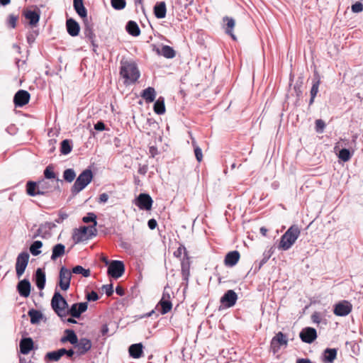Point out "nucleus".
<instances>
[{
    "label": "nucleus",
    "instance_id": "obj_1",
    "mask_svg": "<svg viewBox=\"0 0 363 363\" xmlns=\"http://www.w3.org/2000/svg\"><path fill=\"white\" fill-rule=\"evenodd\" d=\"M120 74L124 79L125 85L135 84L140 76L136 63L133 60H127L121 61Z\"/></svg>",
    "mask_w": 363,
    "mask_h": 363
},
{
    "label": "nucleus",
    "instance_id": "obj_2",
    "mask_svg": "<svg viewBox=\"0 0 363 363\" xmlns=\"http://www.w3.org/2000/svg\"><path fill=\"white\" fill-rule=\"evenodd\" d=\"M73 7L79 17L83 18L84 23V33L89 40L95 39L96 35L93 30V26L88 22L87 10L84 6L83 0H73Z\"/></svg>",
    "mask_w": 363,
    "mask_h": 363
},
{
    "label": "nucleus",
    "instance_id": "obj_3",
    "mask_svg": "<svg viewBox=\"0 0 363 363\" xmlns=\"http://www.w3.org/2000/svg\"><path fill=\"white\" fill-rule=\"evenodd\" d=\"M301 233L297 225H291L281 237L278 248L281 250H288L295 243Z\"/></svg>",
    "mask_w": 363,
    "mask_h": 363
},
{
    "label": "nucleus",
    "instance_id": "obj_4",
    "mask_svg": "<svg viewBox=\"0 0 363 363\" xmlns=\"http://www.w3.org/2000/svg\"><path fill=\"white\" fill-rule=\"evenodd\" d=\"M93 173L91 169H86L76 179L71 188V192L73 196L77 195L82 191L92 180Z\"/></svg>",
    "mask_w": 363,
    "mask_h": 363
},
{
    "label": "nucleus",
    "instance_id": "obj_5",
    "mask_svg": "<svg viewBox=\"0 0 363 363\" xmlns=\"http://www.w3.org/2000/svg\"><path fill=\"white\" fill-rule=\"evenodd\" d=\"M68 306L69 305L66 299L62 296L60 291L55 290L51 299V307L55 313L62 318L66 316Z\"/></svg>",
    "mask_w": 363,
    "mask_h": 363
},
{
    "label": "nucleus",
    "instance_id": "obj_6",
    "mask_svg": "<svg viewBox=\"0 0 363 363\" xmlns=\"http://www.w3.org/2000/svg\"><path fill=\"white\" fill-rule=\"evenodd\" d=\"M125 272V264L120 260H112L108 267V274L114 279L120 278Z\"/></svg>",
    "mask_w": 363,
    "mask_h": 363
},
{
    "label": "nucleus",
    "instance_id": "obj_7",
    "mask_svg": "<svg viewBox=\"0 0 363 363\" xmlns=\"http://www.w3.org/2000/svg\"><path fill=\"white\" fill-rule=\"evenodd\" d=\"M288 345V337L286 335L282 332L277 333L274 337H272L270 342V348L274 354L279 352L281 346H286Z\"/></svg>",
    "mask_w": 363,
    "mask_h": 363
},
{
    "label": "nucleus",
    "instance_id": "obj_8",
    "mask_svg": "<svg viewBox=\"0 0 363 363\" xmlns=\"http://www.w3.org/2000/svg\"><path fill=\"white\" fill-rule=\"evenodd\" d=\"M153 200L151 196L146 193H140L134 200V203L143 211H150L152 208Z\"/></svg>",
    "mask_w": 363,
    "mask_h": 363
},
{
    "label": "nucleus",
    "instance_id": "obj_9",
    "mask_svg": "<svg viewBox=\"0 0 363 363\" xmlns=\"http://www.w3.org/2000/svg\"><path fill=\"white\" fill-rule=\"evenodd\" d=\"M29 254L27 252H21L16 262V272L18 278H20L24 273L29 260Z\"/></svg>",
    "mask_w": 363,
    "mask_h": 363
},
{
    "label": "nucleus",
    "instance_id": "obj_10",
    "mask_svg": "<svg viewBox=\"0 0 363 363\" xmlns=\"http://www.w3.org/2000/svg\"><path fill=\"white\" fill-rule=\"evenodd\" d=\"M72 272L62 266L59 273V286L63 291H67L70 286Z\"/></svg>",
    "mask_w": 363,
    "mask_h": 363
},
{
    "label": "nucleus",
    "instance_id": "obj_11",
    "mask_svg": "<svg viewBox=\"0 0 363 363\" xmlns=\"http://www.w3.org/2000/svg\"><path fill=\"white\" fill-rule=\"evenodd\" d=\"M87 302L74 303L67 310L66 316L67 315H70L73 318H80L81 315L87 310Z\"/></svg>",
    "mask_w": 363,
    "mask_h": 363
},
{
    "label": "nucleus",
    "instance_id": "obj_12",
    "mask_svg": "<svg viewBox=\"0 0 363 363\" xmlns=\"http://www.w3.org/2000/svg\"><path fill=\"white\" fill-rule=\"evenodd\" d=\"M91 341L86 337L78 339L77 343H75L74 347L76 350L77 356H82L89 352L91 348Z\"/></svg>",
    "mask_w": 363,
    "mask_h": 363
},
{
    "label": "nucleus",
    "instance_id": "obj_13",
    "mask_svg": "<svg viewBox=\"0 0 363 363\" xmlns=\"http://www.w3.org/2000/svg\"><path fill=\"white\" fill-rule=\"evenodd\" d=\"M317 331L314 328L306 327L301 330L299 337L302 342L311 344L317 338Z\"/></svg>",
    "mask_w": 363,
    "mask_h": 363
},
{
    "label": "nucleus",
    "instance_id": "obj_14",
    "mask_svg": "<svg viewBox=\"0 0 363 363\" xmlns=\"http://www.w3.org/2000/svg\"><path fill=\"white\" fill-rule=\"evenodd\" d=\"M52 183H53V181L50 182L45 179L38 180L40 196H48L54 190L60 189L58 184L55 185Z\"/></svg>",
    "mask_w": 363,
    "mask_h": 363
},
{
    "label": "nucleus",
    "instance_id": "obj_15",
    "mask_svg": "<svg viewBox=\"0 0 363 363\" xmlns=\"http://www.w3.org/2000/svg\"><path fill=\"white\" fill-rule=\"evenodd\" d=\"M352 306L347 301H342L335 304L333 312L337 316H345L352 311Z\"/></svg>",
    "mask_w": 363,
    "mask_h": 363
},
{
    "label": "nucleus",
    "instance_id": "obj_16",
    "mask_svg": "<svg viewBox=\"0 0 363 363\" xmlns=\"http://www.w3.org/2000/svg\"><path fill=\"white\" fill-rule=\"evenodd\" d=\"M30 94L26 90H18L13 96V103L16 107H22L27 104L30 100Z\"/></svg>",
    "mask_w": 363,
    "mask_h": 363
},
{
    "label": "nucleus",
    "instance_id": "obj_17",
    "mask_svg": "<svg viewBox=\"0 0 363 363\" xmlns=\"http://www.w3.org/2000/svg\"><path fill=\"white\" fill-rule=\"evenodd\" d=\"M238 300V295L233 290H228L220 298V303L225 308L233 307Z\"/></svg>",
    "mask_w": 363,
    "mask_h": 363
},
{
    "label": "nucleus",
    "instance_id": "obj_18",
    "mask_svg": "<svg viewBox=\"0 0 363 363\" xmlns=\"http://www.w3.org/2000/svg\"><path fill=\"white\" fill-rule=\"evenodd\" d=\"M16 289L19 295L22 297L27 298L30 296L31 284L28 279H23L18 281Z\"/></svg>",
    "mask_w": 363,
    "mask_h": 363
},
{
    "label": "nucleus",
    "instance_id": "obj_19",
    "mask_svg": "<svg viewBox=\"0 0 363 363\" xmlns=\"http://www.w3.org/2000/svg\"><path fill=\"white\" fill-rule=\"evenodd\" d=\"M190 257L188 256L183 257L181 262L182 275L183 281H186V287L188 286L189 278L190 276Z\"/></svg>",
    "mask_w": 363,
    "mask_h": 363
},
{
    "label": "nucleus",
    "instance_id": "obj_20",
    "mask_svg": "<svg viewBox=\"0 0 363 363\" xmlns=\"http://www.w3.org/2000/svg\"><path fill=\"white\" fill-rule=\"evenodd\" d=\"M33 279L36 286L40 290H43L45 288L46 282V276L44 269L38 268L35 272Z\"/></svg>",
    "mask_w": 363,
    "mask_h": 363
},
{
    "label": "nucleus",
    "instance_id": "obj_21",
    "mask_svg": "<svg viewBox=\"0 0 363 363\" xmlns=\"http://www.w3.org/2000/svg\"><path fill=\"white\" fill-rule=\"evenodd\" d=\"M240 257V255L238 251H230L226 254L224 259V264L226 267H233L238 262Z\"/></svg>",
    "mask_w": 363,
    "mask_h": 363
},
{
    "label": "nucleus",
    "instance_id": "obj_22",
    "mask_svg": "<svg viewBox=\"0 0 363 363\" xmlns=\"http://www.w3.org/2000/svg\"><path fill=\"white\" fill-rule=\"evenodd\" d=\"M66 28L68 34L72 37L78 35L80 30L79 24L72 18H69L67 20Z\"/></svg>",
    "mask_w": 363,
    "mask_h": 363
},
{
    "label": "nucleus",
    "instance_id": "obj_23",
    "mask_svg": "<svg viewBox=\"0 0 363 363\" xmlns=\"http://www.w3.org/2000/svg\"><path fill=\"white\" fill-rule=\"evenodd\" d=\"M26 192L30 196H40L38 181L29 180L26 184Z\"/></svg>",
    "mask_w": 363,
    "mask_h": 363
},
{
    "label": "nucleus",
    "instance_id": "obj_24",
    "mask_svg": "<svg viewBox=\"0 0 363 363\" xmlns=\"http://www.w3.org/2000/svg\"><path fill=\"white\" fill-rule=\"evenodd\" d=\"M153 50L155 51L157 55H162L167 59H172L176 55L175 50L169 45H162L161 49L155 47Z\"/></svg>",
    "mask_w": 363,
    "mask_h": 363
},
{
    "label": "nucleus",
    "instance_id": "obj_25",
    "mask_svg": "<svg viewBox=\"0 0 363 363\" xmlns=\"http://www.w3.org/2000/svg\"><path fill=\"white\" fill-rule=\"evenodd\" d=\"M44 178L46 180L55 181L56 184L59 182L62 183V180L60 179L55 172V167L52 164L48 165L43 171Z\"/></svg>",
    "mask_w": 363,
    "mask_h": 363
},
{
    "label": "nucleus",
    "instance_id": "obj_26",
    "mask_svg": "<svg viewBox=\"0 0 363 363\" xmlns=\"http://www.w3.org/2000/svg\"><path fill=\"white\" fill-rule=\"evenodd\" d=\"M89 228L82 226L79 228H76L73 233L72 238L75 243H79L87 239L86 234L88 233Z\"/></svg>",
    "mask_w": 363,
    "mask_h": 363
},
{
    "label": "nucleus",
    "instance_id": "obj_27",
    "mask_svg": "<svg viewBox=\"0 0 363 363\" xmlns=\"http://www.w3.org/2000/svg\"><path fill=\"white\" fill-rule=\"evenodd\" d=\"M20 351L23 354H28L33 348V341L30 337L22 338L19 343Z\"/></svg>",
    "mask_w": 363,
    "mask_h": 363
},
{
    "label": "nucleus",
    "instance_id": "obj_28",
    "mask_svg": "<svg viewBox=\"0 0 363 363\" xmlns=\"http://www.w3.org/2000/svg\"><path fill=\"white\" fill-rule=\"evenodd\" d=\"M24 17L29 21L30 26H35L40 20V13L38 11L32 10H26L23 12Z\"/></svg>",
    "mask_w": 363,
    "mask_h": 363
},
{
    "label": "nucleus",
    "instance_id": "obj_29",
    "mask_svg": "<svg viewBox=\"0 0 363 363\" xmlns=\"http://www.w3.org/2000/svg\"><path fill=\"white\" fill-rule=\"evenodd\" d=\"M153 12L157 18H165L167 13V7L165 2H157L154 6Z\"/></svg>",
    "mask_w": 363,
    "mask_h": 363
},
{
    "label": "nucleus",
    "instance_id": "obj_30",
    "mask_svg": "<svg viewBox=\"0 0 363 363\" xmlns=\"http://www.w3.org/2000/svg\"><path fill=\"white\" fill-rule=\"evenodd\" d=\"M337 349L336 348H326L323 352V363H333L336 359Z\"/></svg>",
    "mask_w": 363,
    "mask_h": 363
},
{
    "label": "nucleus",
    "instance_id": "obj_31",
    "mask_svg": "<svg viewBox=\"0 0 363 363\" xmlns=\"http://www.w3.org/2000/svg\"><path fill=\"white\" fill-rule=\"evenodd\" d=\"M223 21L224 23H226L225 25L224 26L225 33L230 35L233 40H235L236 38L233 33V30L235 25V20L231 17L225 16L223 18Z\"/></svg>",
    "mask_w": 363,
    "mask_h": 363
},
{
    "label": "nucleus",
    "instance_id": "obj_32",
    "mask_svg": "<svg viewBox=\"0 0 363 363\" xmlns=\"http://www.w3.org/2000/svg\"><path fill=\"white\" fill-rule=\"evenodd\" d=\"M140 96L147 103H152L155 100L156 91L153 87L149 86L143 90Z\"/></svg>",
    "mask_w": 363,
    "mask_h": 363
},
{
    "label": "nucleus",
    "instance_id": "obj_33",
    "mask_svg": "<svg viewBox=\"0 0 363 363\" xmlns=\"http://www.w3.org/2000/svg\"><path fill=\"white\" fill-rule=\"evenodd\" d=\"M143 346L142 343L131 345L128 349L130 356L135 359L140 358L143 354Z\"/></svg>",
    "mask_w": 363,
    "mask_h": 363
},
{
    "label": "nucleus",
    "instance_id": "obj_34",
    "mask_svg": "<svg viewBox=\"0 0 363 363\" xmlns=\"http://www.w3.org/2000/svg\"><path fill=\"white\" fill-rule=\"evenodd\" d=\"M65 352H66L65 348H61L57 350L49 352L45 354V359L50 361L57 362L63 355H65Z\"/></svg>",
    "mask_w": 363,
    "mask_h": 363
},
{
    "label": "nucleus",
    "instance_id": "obj_35",
    "mask_svg": "<svg viewBox=\"0 0 363 363\" xmlns=\"http://www.w3.org/2000/svg\"><path fill=\"white\" fill-rule=\"evenodd\" d=\"M65 252V246L62 243L56 244L52 247L51 259L55 261L62 257Z\"/></svg>",
    "mask_w": 363,
    "mask_h": 363
},
{
    "label": "nucleus",
    "instance_id": "obj_36",
    "mask_svg": "<svg viewBox=\"0 0 363 363\" xmlns=\"http://www.w3.org/2000/svg\"><path fill=\"white\" fill-rule=\"evenodd\" d=\"M126 31L132 36L137 37L140 34V29L136 22L129 21L125 26Z\"/></svg>",
    "mask_w": 363,
    "mask_h": 363
},
{
    "label": "nucleus",
    "instance_id": "obj_37",
    "mask_svg": "<svg viewBox=\"0 0 363 363\" xmlns=\"http://www.w3.org/2000/svg\"><path fill=\"white\" fill-rule=\"evenodd\" d=\"M51 235V232H49L44 223H42L39 225V228L33 235V238L40 237L43 239H48L50 238Z\"/></svg>",
    "mask_w": 363,
    "mask_h": 363
},
{
    "label": "nucleus",
    "instance_id": "obj_38",
    "mask_svg": "<svg viewBox=\"0 0 363 363\" xmlns=\"http://www.w3.org/2000/svg\"><path fill=\"white\" fill-rule=\"evenodd\" d=\"M172 308V303L171 301L160 300L157 303V308L160 311L161 314L164 315L171 311Z\"/></svg>",
    "mask_w": 363,
    "mask_h": 363
},
{
    "label": "nucleus",
    "instance_id": "obj_39",
    "mask_svg": "<svg viewBox=\"0 0 363 363\" xmlns=\"http://www.w3.org/2000/svg\"><path fill=\"white\" fill-rule=\"evenodd\" d=\"M320 84V77L317 72H315L313 78L312 79V87L311 89L310 94L313 96H316L318 92L319 85Z\"/></svg>",
    "mask_w": 363,
    "mask_h": 363
},
{
    "label": "nucleus",
    "instance_id": "obj_40",
    "mask_svg": "<svg viewBox=\"0 0 363 363\" xmlns=\"http://www.w3.org/2000/svg\"><path fill=\"white\" fill-rule=\"evenodd\" d=\"M153 109L154 111L158 115H162L165 113L164 99L162 96H160L155 101Z\"/></svg>",
    "mask_w": 363,
    "mask_h": 363
},
{
    "label": "nucleus",
    "instance_id": "obj_41",
    "mask_svg": "<svg viewBox=\"0 0 363 363\" xmlns=\"http://www.w3.org/2000/svg\"><path fill=\"white\" fill-rule=\"evenodd\" d=\"M28 315L30 318V323L32 324L39 323L41 319L43 318L42 312L33 308L28 311Z\"/></svg>",
    "mask_w": 363,
    "mask_h": 363
},
{
    "label": "nucleus",
    "instance_id": "obj_42",
    "mask_svg": "<svg viewBox=\"0 0 363 363\" xmlns=\"http://www.w3.org/2000/svg\"><path fill=\"white\" fill-rule=\"evenodd\" d=\"M43 247V242L40 240H35L32 242L29 247L30 252L33 256H38L41 253L40 248Z\"/></svg>",
    "mask_w": 363,
    "mask_h": 363
},
{
    "label": "nucleus",
    "instance_id": "obj_43",
    "mask_svg": "<svg viewBox=\"0 0 363 363\" xmlns=\"http://www.w3.org/2000/svg\"><path fill=\"white\" fill-rule=\"evenodd\" d=\"M72 150L71 141L68 139L63 140L60 143V152L62 155H68Z\"/></svg>",
    "mask_w": 363,
    "mask_h": 363
},
{
    "label": "nucleus",
    "instance_id": "obj_44",
    "mask_svg": "<svg viewBox=\"0 0 363 363\" xmlns=\"http://www.w3.org/2000/svg\"><path fill=\"white\" fill-rule=\"evenodd\" d=\"M72 272L76 274H82L84 277H89L91 275L89 269H84L81 265H77L72 269Z\"/></svg>",
    "mask_w": 363,
    "mask_h": 363
},
{
    "label": "nucleus",
    "instance_id": "obj_45",
    "mask_svg": "<svg viewBox=\"0 0 363 363\" xmlns=\"http://www.w3.org/2000/svg\"><path fill=\"white\" fill-rule=\"evenodd\" d=\"M75 177H76V172L72 168L66 169L63 172V179L67 182H69V183L72 182L74 180Z\"/></svg>",
    "mask_w": 363,
    "mask_h": 363
},
{
    "label": "nucleus",
    "instance_id": "obj_46",
    "mask_svg": "<svg viewBox=\"0 0 363 363\" xmlns=\"http://www.w3.org/2000/svg\"><path fill=\"white\" fill-rule=\"evenodd\" d=\"M303 84V79L302 77H299L297 81L296 82L294 86V91L295 93V95L296 96V101H298L301 96H302V90L301 86Z\"/></svg>",
    "mask_w": 363,
    "mask_h": 363
},
{
    "label": "nucleus",
    "instance_id": "obj_47",
    "mask_svg": "<svg viewBox=\"0 0 363 363\" xmlns=\"http://www.w3.org/2000/svg\"><path fill=\"white\" fill-rule=\"evenodd\" d=\"M337 156L342 161L347 162L351 159L352 152H351L349 149L342 148L339 151Z\"/></svg>",
    "mask_w": 363,
    "mask_h": 363
},
{
    "label": "nucleus",
    "instance_id": "obj_48",
    "mask_svg": "<svg viewBox=\"0 0 363 363\" xmlns=\"http://www.w3.org/2000/svg\"><path fill=\"white\" fill-rule=\"evenodd\" d=\"M65 334H67V342L73 345H74L75 343H77L78 337L73 330L67 329L65 330Z\"/></svg>",
    "mask_w": 363,
    "mask_h": 363
},
{
    "label": "nucleus",
    "instance_id": "obj_49",
    "mask_svg": "<svg viewBox=\"0 0 363 363\" xmlns=\"http://www.w3.org/2000/svg\"><path fill=\"white\" fill-rule=\"evenodd\" d=\"M96 215L93 212L88 213L82 218V221L85 223H92L94 225H97Z\"/></svg>",
    "mask_w": 363,
    "mask_h": 363
},
{
    "label": "nucleus",
    "instance_id": "obj_50",
    "mask_svg": "<svg viewBox=\"0 0 363 363\" xmlns=\"http://www.w3.org/2000/svg\"><path fill=\"white\" fill-rule=\"evenodd\" d=\"M111 4L116 10H122L126 6L125 0H111Z\"/></svg>",
    "mask_w": 363,
    "mask_h": 363
},
{
    "label": "nucleus",
    "instance_id": "obj_51",
    "mask_svg": "<svg viewBox=\"0 0 363 363\" xmlns=\"http://www.w3.org/2000/svg\"><path fill=\"white\" fill-rule=\"evenodd\" d=\"M315 124V131L318 133H322L325 128V123L322 119H317Z\"/></svg>",
    "mask_w": 363,
    "mask_h": 363
},
{
    "label": "nucleus",
    "instance_id": "obj_52",
    "mask_svg": "<svg viewBox=\"0 0 363 363\" xmlns=\"http://www.w3.org/2000/svg\"><path fill=\"white\" fill-rule=\"evenodd\" d=\"M17 21H18V16H16L13 14H10L8 17L7 24L11 28H14L16 26Z\"/></svg>",
    "mask_w": 363,
    "mask_h": 363
},
{
    "label": "nucleus",
    "instance_id": "obj_53",
    "mask_svg": "<svg viewBox=\"0 0 363 363\" xmlns=\"http://www.w3.org/2000/svg\"><path fill=\"white\" fill-rule=\"evenodd\" d=\"M184 254V257L188 256V252L184 245H180L178 249L174 252V255L177 257H180Z\"/></svg>",
    "mask_w": 363,
    "mask_h": 363
},
{
    "label": "nucleus",
    "instance_id": "obj_54",
    "mask_svg": "<svg viewBox=\"0 0 363 363\" xmlns=\"http://www.w3.org/2000/svg\"><path fill=\"white\" fill-rule=\"evenodd\" d=\"M193 145L194 146V154L196 156V158L199 162H200L203 159V154L201 149L196 145V142L193 141Z\"/></svg>",
    "mask_w": 363,
    "mask_h": 363
},
{
    "label": "nucleus",
    "instance_id": "obj_55",
    "mask_svg": "<svg viewBox=\"0 0 363 363\" xmlns=\"http://www.w3.org/2000/svg\"><path fill=\"white\" fill-rule=\"evenodd\" d=\"M38 31L33 30L32 32H30L27 35V37H26L28 43L29 45H32L35 42V38L38 36Z\"/></svg>",
    "mask_w": 363,
    "mask_h": 363
},
{
    "label": "nucleus",
    "instance_id": "obj_56",
    "mask_svg": "<svg viewBox=\"0 0 363 363\" xmlns=\"http://www.w3.org/2000/svg\"><path fill=\"white\" fill-rule=\"evenodd\" d=\"M171 289L167 286L164 287L162 298L160 300H167L171 301Z\"/></svg>",
    "mask_w": 363,
    "mask_h": 363
},
{
    "label": "nucleus",
    "instance_id": "obj_57",
    "mask_svg": "<svg viewBox=\"0 0 363 363\" xmlns=\"http://www.w3.org/2000/svg\"><path fill=\"white\" fill-rule=\"evenodd\" d=\"M86 298L88 301H96L99 298V296L96 291H91V292L86 294Z\"/></svg>",
    "mask_w": 363,
    "mask_h": 363
},
{
    "label": "nucleus",
    "instance_id": "obj_58",
    "mask_svg": "<svg viewBox=\"0 0 363 363\" xmlns=\"http://www.w3.org/2000/svg\"><path fill=\"white\" fill-rule=\"evenodd\" d=\"M351 9L353 13H359L363 11V4L361 2L357 1L352 5Z\"/></svg>",
    "mask_w": 363,
    "mask_h": 363
},
{
    "label": "nucleus",
    "instance_id": "obj_59",
    "mask_svg": "<svg viewBox=\"0 0 363 363\" xmlns=\"http://www.w3.org/2000/svg\"><path fill=\"white\" fill-rule=\"evenodd\" d=\"M102 289L104 290L107 296H111L113 294V286L112 284L103 285Z\"/></svg>",
    "mask_w": 363,
    "mask_h": 363
},
{
    "label": "nucleus",
    "instance_id": "obj_60",
    "mask_svg": "<svg viewBox=\"0 0 363 363\" xmlns=\"http://www.w3.org/2000/svg\"><path fill=\"white\" fill-rule=\"evenodd\" d=\"M271 257V254L269 252L264 253L263 254V258L259 262L258 270L260 269V268L269 260V257Z\"/></svg>",
    "mask_w": 363,
    "mask_h": 363
},
{
    "label": "nucleus",
    "instance_id": "obj_61",
    "mask_svg": "<svg viewBox=\"0 0 363 363\" xmlns=\"http://www.w3.org/2000/svg\"><path fill=\"white\" fill-rule=\"evenodd\" d=\"M94 129L98 131H103L106 129V125L102 121H99L94 124Z\"/></svg>",
    "mask_w": 363,
    "mask_h": 363
},
{
    "label": "nucleus",
    "instance_id": "obj_62",
    "mask_svg": "<svg viewBox=\"0 0 363 363\" xmlns=\"http://www.w3.org/2000/svg\"><path fill=\"white\" fill-rule=\"evenodd\" d=\"M108 198H109V196L106 193H103L99 195V197L98 199V202L99 203H104L107 202V201L108 200Z\"/></svg>",
    "mask_w": 363,
    "mask_h": 363
},
{
    "label": "nucleus",
    "instance_id": "obj_63",
    "mask_svg": "<svg viewBox=\"0 0 363 363\" xmlns=\"http://www.w3.org/2000/svg\"><path fill=\"white\" fill-rule=\"evenodd\" d=\"M159 152L155 146H150L149 148V154L151 157H155L157 155H158Z\"/></svg>",
    "mask_w": 363,
    "mask_h": 363
},
{
    "label": "nucleus",
    "instance_id": "obj_64",
    "mask_svg": "<svg viewBox=\"0 0 363 363\" xmlns=\"http://www.w3.org/2000/svg\"><path fill=\"white\" fill-rule=\"evenodd\" d=\"M147 225L150 229L154 230L157 227V223L155 219L152 218L147 221Z\"/></svg>",
    "mask_w": 363,
    "mask_h": 363
}]
</instances>
